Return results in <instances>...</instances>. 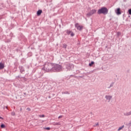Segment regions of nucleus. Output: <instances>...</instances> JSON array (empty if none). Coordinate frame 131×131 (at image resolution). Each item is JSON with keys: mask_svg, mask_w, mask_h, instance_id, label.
<instances>
[{"mask_svg": "<svg viewBox=\"0 0 131 131\" xmlns=\"http://www.w3.org/2000/svg\"><path fill=\"white\" fill-rule=\"evenodd\" d=\"M54 63L46 62L44 65L42 70H45L47 72H52Z\"/></svg>", "mask_w": 131, "mask_h": 131, "instance_id": "obj_1", "label": "nucleus"}, {"mask_svg": "<svg viewBox=\"0 0 131 131\" xmlns=\"http://www.w3.org/2000/svg\"><path fill=\"white\" fill-rule=\"evenodd\" d=\"M61 71H62V66L53 63L52 72H60Z\"/></svg>", "mask_w": 131, "mask_h": 131, "instance_id": "obj_2", "label": "nucleus"}, {"mask_svg": "<svg viewBox=\"0 0 131 131\" xmlns=\"http://www.w3.org/2000/svg\"><path fill=\"white\" fill-rule=\"evenodd\" d=\"M108 10L107 8L105 7H103L98 10L97 14L98 15H101V14H103V15H107V14H108Z\"/></svg>", "mask_w": 131, "mask_h": 131, "instance_id": "obj_3", "label": "nucleus"}, {"mask_svg": "<svg viewBox=\"0 0 131 131\" xmlns=\"http://www.w3.org/2000/svg\"><path fill=\"white\" fill-rule=\"evenodd\" d=\"M96 12H97V10L93 9L90 12L87 13L86 16V17H88V18H90L91 17V16H93V15H94V14H96Z\"/></svg>", "mask_w": 131, "mask_h": 131, "instance_id": "obj_4", "label": "nucleus"}, {"mask_svg": "<svg viewBox=\"0 0 131 131\" xmlns=\"http://www.w3.org/2000/svg\"><path fill=\"white\" fill-rule=\"evenodd\" d=\"M65 68L66 69H67V70H69V71H70V70H71L72 69V68H73L74 66L72 64H70V63H66L65 65Z\"/></svg>", "mask_w": 131, "mask_h": 131, "instance_id": "obj_5", "label": "nucleus"}, {"mask_svg": "<svg viewBox=\"0 0 131 131\" xmlns=\"http://www.w3.org/2000/svg\"><path fill=\"white\" fill-rule=\"evenodd\" d=\"M75 27L77 28V30H79V31H81V30L83 29V27L82 26H79L78 23L75 24Z\"/></svg>", "mask_w": 131, "mask_h": 131, "instance_id": "obj_6", "label": "nucleus"}, {"mask_svg": "<svg viewBox=\"0 0 131 131\" xmlns=\"http://www.w3.org/2000/svg\"><path fill=\"white\" fill-rule=\"evenodd\" d=\"M115 13L117 15H121V10L120 8H117L115 10Z\"/></svg>", "mask_w": 131, "mask_h": 131, "instance_id": "obj_7", "label": "nucleus"}, {"mask_svg": "<svg viewBox=\"0 0 131 131\" xmlns=\"http://www.w3.org/2000/svg\"><path fill=\"white\" fill-rule=\"evenodd\" d=\"M106 100H108V102H110V100L112 99V96L111 95H106L105 97Z\"/></svg>", "mask_w": 131, "mask_h": 131, "instance_id": "obj_8", "label": "nucleus"}, {"mask_svg": "<svg viewBox=\"0 0 131 131\" xmlns=\"http://www.w3.org/2000/svg\"><path fill=\"white\" fill-rule=\"evenodd\" d=\"M19 70L20 73H23V72H25V69L23 66L19 67Z\"/></svg>", "mask_w": 131, "mask_h": 131, "instance_id": "obj_9", "label": "nucleus"}, {"mask_svg": "<svg viewBox=\"0 0 131 131\" xmlns=\"http://www.w3.org/2000/svg\"><path fill=\"white\" fill-rule=\"evenodd\" d=\"M4 68H5V64L2 62H0V70H2Z\"/></svg>", "mask_w": 131, "mask_h": 131, "instance_id": "obj_10", "label": "nucleus"}, {"mask_svg": "<svg viewBox=\"0 0 131 131\" xmlns=\"http://www.w3.org/2000/svg\"><path fill=\"white\" fill-rule=\"evenodd\" d=\"M41 13H42V10H39L37 11V16H40L41 15Z\"/></svg>", "mask_w": 131, "mask_h": 131, "instance_id": "obj_11", "label": "nucleus"}, {"mask_svg": "<svg viewBox=\"0 0 131 131\" xmlns=\"http://www.w3.org/2000/svg\"><path fill=\"white\" fill-rule=\"evenodd\" d=\"M131 115V111L129 112H126L124 113V116H129Z\"/></svg>", "mask_w": 131, "mask_h": 131, "instance_id": "obj_12", "label": "nucleus"}, {"mask_svg": "<svg viewBox=\"0 0 131 131\" xmlns=\"http://www.w3.org/2000/svg\"><path fill=\"white\" fill-rule=\"evenodd\" d=\"M21 81H27V79H26V78H25V77H22L21 79Z\"/></svg>", "mask_w": 131, "mask_h": 131, "instance_id": "obj_13", "label": "nucleus"}, {"mask_svg": "<svg viewBox=\"0 0 131 131\" xmlns=\"http://www.w3.org/2000/svg\"><path fill=\"white\" fill-rule=\"evenodd\" d=\"M53 125H61V123L60 122H56V123H54L53 124Z\"/></svg>", "mask_w": 131, "mask_h": 131, "instance_id": "obj_14", "label": "nucleus"}, {"mask_svg": "<svg viewBox=\"0 0 131 131\" xmlns=\"http://www.w3.org/2000/svg\"><path fill=\"white\" fill-rule=\"evenodd\" d=\"M22 77L21 76L19 75L16 77V79H17V80H19V79H21Z\"/></svg>", "mask_w": 131, "mask_h": 131, "instance_id": "obj_15", "label": "nucleus"}, {"mask_svg": "<svg viewBox=\"0 0 131 131\" xmlns=\"http://www.w3.org/2000/svg\"><path fill=\"white\" fill-rule=\"evenodd\" d=\"M114 82H112L111 84H110V86L108 87V89H110L111 88H112L113 85H114Z\"/></svg>", "mask_w": 131, "mask_h": 131, "instance_id": "obj_16", "label": "nucleus"}, {"mask_svg": "<svg viewBox=\"0 0 131 131\" xmlns=\"http://www.w3.org/2000/svg\"><path fill=\"white\" fill-rule=\"evenodd\" d=\"M95 62L91 61V63H89V66H90V67H92V66H93Z\"/></svg>", "mask_w": 131, "mask_h": 131, "instance_id": "obj_17", "label": "nucleus"}, {"mask_svg": "<svg viewBox=\"0 0 131 131\" xmlns=\"http://www.w3.org/2000/svg\"><path fill=\"white\" fill-rule=\"evenodd\" d=\"M123 127H124V125H122L121 127H119L118 129V131L121 130V129H122L123 128Z\"/></svg>", "mask_w": 131, "mask_h": 131, "instance_id": "obj_18", "label": "nucleus"}, {"mask_svg": "<svg viewBox=\"0 0 131 131\" xmlns=\"http://www.w3.org/2000/svg\"><path fill=\"white\" fill-rule=\"evenodd\" d=\"M72 31H69V30H68L67 31V34H68V35H69L70 34V33H71Z\"/></svg>", "mask_w": 131, "mask_h": 131, "instance_id": "obj_19", "label": "nucleus"}, {"mask_svg": "<svg viewBox=\"0 0 131 131\" xmlns=\"http://www.w3.org/2000/svg\"><path fill=\"white\" fill-rule=\"evenodd\" d=\"M1 128H5V127H6V125H5V124H2L1 125Z\"/></svg>", "mask_w": 131, "mask_h": 131, "instance_id": "obj_20", "label": "nucleus"}, {"mask_svg": "<svg viewBox=\"0 0 131 131\" xmlns=\"http://www.w3.org/2000/svg\"><path fill=\"white\" fill-rule=\"evenodd\" d=\"M62 94H67V95L70 94V93L68 91H66L64 92H62Z\"/></svg>", "mask_w": 131, "mask_h": 131, "instance_id": "obj_21", "label": "nucleus"}, {"mask_svg": "<svg viewBox=\"0 0 131 131\" xmlns=\"http://www.w3.org/2000/svg\"><path fill=\"white\" fill-rule=\"evenodd\" d=\"M62 47H63V49H66L67 48V45L64 43V44H63V46Z\"/></svg>", "mask_w": 131, "mask_h": 131, "instance_id": "obj_22", "label": "nucleus"}, {"mask_svg": "<svg viewBox=\"0 0 131 131\" xmlns=\"http://www.w3.org/2000/svg\"><path fill=\"white\" fill-rule=\"evenodd\" d=\"M74 35H75L74 33H73V32H71V36H74Z\"/></svg>", "mask_w": 131, "mask_h": 131, "instance_id": "obj_23", "label": "nucleus"}, {"mask_svg": "<svg viewBox=\"0 0 131 131\" xmlns=\"http://www.w3.org/2000/svg\"><path fill=\"white\" fill-rule=\"evenodd\" d=\"M11 115L12 116H15V115H16V113H15V112H13L11 113Z\"/></svg>", "mask_w": 131, "mask_h": 131, "instance_id": "obj_24", "label": "nucleus"}, {"mask_svg": "<svg viewBox=\"0 0 131 131\" xmlns=\"http://www.w3.org/2000/svg\"><path fill=\"white\" fill-rule=\"evenodd\" d=\"M128 13L129 15H131V9H130L128 10Z\"/></svg>", "mask_w": 131, "mask_h": 131, "instance_id": "obj_25", "label": "nucleus"}, {"mask_svg": "<svg viewBox=\"0 0 131 131\" xmlns=\"http://www.w3.org/2000/svg\"><path fill=\"white\" fill-rule=\"evenodd\" d=\"M45 129H47V130H50V129H51V128L50 127H47L45 128Z\"/></svg>", "mask_w": 131, "mask_h": 131, "instance_id": "obj_26", "label": "nucleus"}, {"mask_svg": "<svg viewBox=\"0 0 131 131\" xmlns=\"http://www.w3.org/2000/svg\"><path fill=\"white\" fill-rule=\"evenodd\" d=\"M117 36H119L120 35V34H121V33H120V32H118L117 33Z\"/></svg>", "mask_w": 131, "mask_h": 131, "instance_id": "obj_27", "label": "nucleus"}, {"mask_svg": "<svg viewBox=\"0 0 131 131\" xmlns=\"http://www.w3.org/2000/svg\"><path fill=\"white\" fill-rule=\"evenodd\" d=\"M27 110L28 111H31V109L30 107L27 108Z\"/></svg>", "mask_w": 131, "mask_h": 131, "instance_id": "obj_28", "label": "nucleus"}, {"mask_svg": "<svg viewBox=\"0 0 131 131\" xmlns=\"http://www.w3.org/2000/svg\"><path fill=\"white\" fill-rule=\"evenodd\" d=\"M39 117L43 118V117H45V115H39Z\"/></svg>", "mask_w": 131, "mask_h": 131, "instance_id": "obj_29", "label": "nucleus"}, {"mask_svg": "<svg viewBox=\"0 0 131 131\" xmlns=\"http://www.w3.org/2000/svg\"><path fill=\"white\" fill-rule=\"evenodd\" d=\"M62 117H63L62 116H59L58 117V119H60V118H62Z\"/></svg>", "mask_w": 131, "mask_h": 131, "instance_id": "obj_30", "label": "nucleus"}, {"mask_svg": "<svg viewBox=\"0 0 131 131\" xmlns=\"http://www.w3.org/2000/svg\"><path fill=\"white\" fill-rule=\"evenodd\" d=\"M97 125H99V123H96L94 126H97Z\"/></svg>", "mask_w": 131, "mask_h": 131, "instance_id": "obj_31", "label": "nucleus"}, {"mask_svg": "<svg viewBox=\"0 0 131 131\" xmlns=\"http://www.w3.org/2000/svg\"><path fill=\"white\" fill-rule=\"evenodd\" d=\"M10 41H11V40L9 39V40H7V42H10Z\"/></svg>", "mask_w": 131, "mask_h": 131, "instance_id": "obj_32", "label": "nucleus"}, {"mask_svg": "<svg viewBox=\"0 0 131 131\" xmlns=\"http://www.w3.org/2000/svg\"><path fill=\"white\" fill-rule=\"evenodd\" d=\"M2 19H3V17L0 16V20H2Z\"/></svg>", "mask_w": 131, "mask_h": 131, "instance_id": "obj_33", "label": "nucleus"}, {"mask_svg": "<svg viewBox=\"0 0 131 131\" xmlns=\"http://www.w3.org/2000/svg\"><path fill=\"white\" fill-rule=\"evenodd\" d=\"M0 119H4V118L2 117H0Z\"/></svg>", "mask_w": 131, "mask_h": 131, "instance_id": "obj_34", "label": "nucleus"}, {"mask_svg": "<svg viewBox=\"0 0 131 131\" xmlns=\"http://www.w3.org/2000/svg\"><path fill=\"white\" fill-rule=\"evenodd\" d=\"M20 112H22V108H20Z\"/></svg>", "mask_w": 131, "mask_h": 131, "instance_id": "obj_35", "label": "nucleus"}, {"mask_svg": "<svg viewBox=\"0 0 131 131\" xmlns=\"http://www.w3.org/2000/svg\"><path fill=\"white\" fill-rule=\"evenodd\" d=\"M24 94L25 95H27L26 93H24Z\"/></svg>", "mask_w": 131, "mask_h": 131, "instance_id": "obj_36", "label": "nucleus"}, {"mask_svg": "<svg viewBox=\"0 0 131 131\" xmlns=\"http://www.w3.org/2000/svg\"><path fill=\"white\" fill-rule=\"evenodd\" d=\"M6 109H8V106H6Z\"/></svg>", "mask_w": 131, "mask_h": 131, "instance_id": "obj_37", "label": "nucleus"}, {"mask_svg": "<svg viewBox=\"0 0 131 131\" xmlns=\"http://www.w3.org/2000/svg\"><path fill=\"white\" fill-rule=\"evenodd\" d=\"M80 77L82 78V76H80Z\"/></svg>", "mask_w": 131, "mask_h": 131, "instance_id": "obj_38", "label": "nucleus"}, {"mask_svg": "<svg viewBox=\"0 0 131 131\" xmlns=\"http://www.w3.org/2000/svg\"><path fill=\"white\" fill-rule=\"evenodd\" d=\"M88 74H91V73H89Z\"/></svg>", "mask_w": 131, "mask_h": 131, "instance_id": "obj_39", "label": "nucleus"}]
</instances>
